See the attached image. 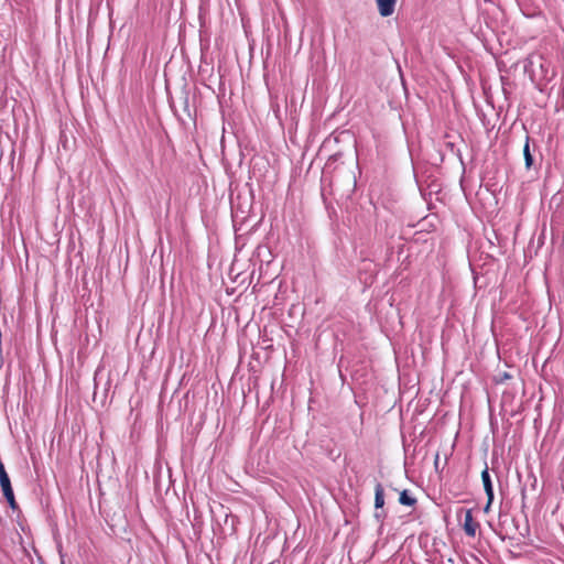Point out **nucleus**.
<instances>
[{
  "label": "nucleus",
  "mask_w": 564,
  "mask_h": 564,
  "mask_svg": "<svg viewBox=\"0 0 564 564\" xmlns=\"http://www.w3.org/2000/svg\"><path fill=\"white\" fill-rule=\"evenodd\" d=\"M384 506V490L380 482L375 487V508L381 509Z\"/></svg>",
  "instance_id": "423d86ee"
},
{
  "label": "nucleus",
  "mask_w": 564,
  "mask_h": 564,
  "mask_svg": "<svg viewBox=\"0 0 564 564\" xmlns=\"http://www.w3.org/2000/svg\"><path fill=\"white\" fill-rule=\"evenodd\" d=\"M529 531H530V528H529V524L527 523L525 527H524V532H520V534L522 536H525L529 533Z\"/></svg>",
  "instance_id": "9d476101"
},
{
  "label": "nucleus",
  "mask_w": 564,
  "mask_h": 564,
  "mask_svg": "<svg viewBox=\"0 0 564 564\" xmlns=\"http://www.w3.org/2000/svg\"><path fill=\"white\" fill-rule=\"evenodd\" d=\"M0 486H1L2 492L13 489L12 485H11L10 477H9V475L6 470L4 464L2 463L1 459H0Z\"/></svg>",
  "instance_id": "20e7f679"
},
{
  "label": "nucleus",
  "mask_w": 564,
  "mask_h": 564,
  "mask_svg": "<svg viewBox=\"0 0 564 564\" xmlns=\"http://www.w3.org/2000/svg\"><path fill=\"white\" fill-rule=\"evenodd\" d=\"M481 480L484 490L486 492L487 498H489V503H492L495 495H494V486L491 481V477L489 475L488 466L486 465L485 469L481 471Z\"/></svg>",
  "instance_id": "f03ea898"
},
{
  "label": "nucleus",
  "mask_w": 564,
  "mask_h": 564,
  "mask_svg": "<svg viewBox=\"0 0 564 564\" xmlns=\"http://www.w3.org/2000/svg\"><path fill=\"white\" fill-rule=\"evenodd\" d=\"M454 563V561L452 558H448V564H452Z\"/></svg>",
  "instance_id": "4468645a"
},
{
  "label": "nucleus",
  "mask_w": 564,
  "mask_h": 564,
  "mask_svg": "<svg viewBox=\"0 0 564 564\" xmlns=\"http://www.w3.org/2000/svg\"><path fill=\"white\" fill-rule=\"evenodd\" d=\"M490 506H491V503H489V498H487V503H486V506H485V508H484V511H485V512H488V511H489V509H490Z\"/></svg>",
  "instance_id": "9b49d317"
},
{
  "label": "nucleus",
  "mask_w": 564,
  "mask_h": 564,
  "mask_svg": "<svg viewBox=\"0 0 564 564\" xmlns=\"http://www.w3.org/2000/svg\"><path fill=\"white\" fill-rule=\"evenodd\" d=\"M399 502L402 506L413 507L416 503V499L410 495L409 490L404 489L400 492Z\"/></svg>",
  "instance_id": "0eeeda50"
},
{
  "label": "nucleus",
  "mask_w": 564,
  "mask_h": 564,
  "mask_svg": "<svg viewBox=\"0 0 564 564\" xmlns=\"http://www.w3.org/2000/svg\"><path fill=\"white\" fill-rule=\"evenodd\" d=\"M530 137L529 134L525 135V142L523 145V158H524V165L527 170H530L533 166V156L531 154L530 150Z\"/></svg>",
  "instance_id": "39448f33"
},
{
  "label": "nucleus",
  "mask_w": 564,
  "mask_h": 564,
  "mask_svg": "<svg viewBox=\"0 0 564 564\" xmlns=\"http://www.w3.org/2000/svg\"><path fill=\"white\" fill-rule=\"evenodd\" d=\"M508 378H510V376L507 372H505L503 373V379H508Z\"/></svg>",
  "instance_id": "ddd939ff"
},
{
  "label": "nucleus",
  "mask_w": 564,
  "mask_h": 564,
  "mask_svg": "<svg viewBox=\"0 0 564 564\" xmlns=\"http://www.w3.org/2000/svg\"><path fill=\"white\" fill-rule=\"evenodd\" d=\"M478 527H479V524L473 518V511L470 509L466 510L464 523H463L465 533L468 536L474 538L476 535V531H477Z\"/></svg>",
  "instance_id": "f257e3e1"
},
{
  "label": "nucleus",
  "mask_w": 564,
  "mask_h": 564,
  "mask_svg": "<svg viewBox=\"0 0 564 564\" xmlns=\"http://www.w3.org/2000/svg\"><path fill=\"white\" fill-rule=\"evenodd\" d=\"M438 459H440V456H438V454H436V456H435V462H434V465H435V468H436V469L438 468V464H440V460H438Z\"/></svg>",
  "instance_id": "f8f14e48"
},
{
  "label": "nucleus",
  "mask_w": 564,
  "mask_h": 564,
  "mask_svg": "<svg viewBox=\"0 0 564 564\" xmlns=\"http://www.w3.org/2000/svg\"><path fill=\"white\" fill-rule=\"evenodd\" d=\"M395 2V0H377L380 15L390 17L394 12Z\"/></svg>",
  "instance_id": "7ed1b4c3"
},
{
  "label": "nucleus",
  "mask_w": 564,
  "mask_h": 564,
  "mask_svg": "<svg viewBox=\"0 0 564 564\" xmlns=\"http://www.w3.org/2000/svg\"><path fill=\"white\" fill-rule=\"evenodd\" d=\"M3 497L4 499L7 500L9 507L15 511L19 509V506H18V502L15 501V497H14V492H13V489L9 490V491H3Z\"/></svg>",
  "instance_id": "6e6552de"
},
{
  "label": "nucleus",
  "mask_w": 564,
  "mask_h": 564,
  "mask_svg": "<svg viewBox=\"0 0 564 564\" xmlns=\"http://www.w3.org/2000/svg\"><path fill=\"white\" fill-rule=\"evenodd\" d=\"M386 517V513L382 511V512H376L375 513V518L377 520H382L383 518Z\"/></svg>",
  "instance_id": "1a4fd4ad"
}]
</instances>
